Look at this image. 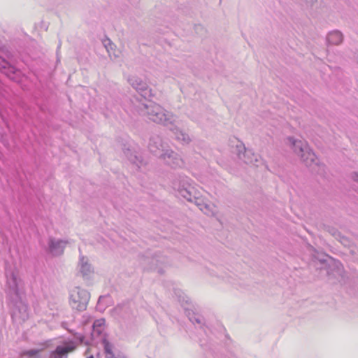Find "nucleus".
<instances>
[{
	"mask_svg": "<svg viewBox=\"0 0 358 358\" xmlns=\"http://www.w3.org/2000/svg\"><path fill=\"white\" fill-rule=\"evenodd\" d=\"M140 113L143 115H147L154 122L162 124L166 127L173 125L176 122L175 117L167 112L160 105L148 100L147 103H143L140 106Z\"/></svg>",
	"mask_w": 358,
	"mask_h": 358,
	"instance_id": "1",
	"label": "nucleus"
},
{
	"mask_svg": "<svg viewBox=\"0 0 358 358\" xmlns=\"http://www.w3.org/2000/svg\"><path fill=\"white\" fill-rule=\"evenodd\" d=\"M13 56L10 53L3 55L0 51V73L10 81L20 83L22 81L23 73L13 64Z\"/></svg>",
	"mask_w": 358,
	"mask_h": 358,
	"instance_id": "2",
	"label": "nucleus"
},
{
	"mask_svg": "<svg viewBox=\"0 0 358 358\" xmlns=\"http://www.w3.org/2000/svg\"><path fill=\"white\" fill-rule=\"evenodd\" d=\"M190 181L191 180L188 177L178 175L173 179L172 185L173 188L181 196L188 201L193 202L194 200L197 199V196H196V190Z\"/></svg>",
	"mask_w": 358,
	"mask_h": 358,
	"instance_id": "3",
	"label": "nucleus"
},
{
	"mask_svg": "<svg viewBox=\"0 0 358 358\" xmlns=\"http://www.w3.org/2000/svg\"><path fill=\"white\" fill-rule=\"evenodd\" d=\"M90 299V294L85 289L76 287L69 294V304L78 311L86 310Z\"/></svg>",
	"mask_w": 358,
	"mask_h": 358,
	"instance_id": "4",
	"label": "nucleus"
},
{
	"mask_svg": "<svg viewBox=\"0 0 358 358\" xmlns=\"http://www.w3.org/2000/svg\"><path fill=\"white\" fill-rule=\"evenodd\" d=\"M6 294L9 301L16 300L20 298V283L21 280L17 274L13 270L6 271Z\"/></svg>",
	"mask_w": 358,
	"mask_h": 358,
	"instance_id": "5",
	"label": "nucleus"
},
{
	"mask_svg": "<svg viewBox=\"0 0 358 358\" xmlns=\"http://www.w3.org/2000/svg\"><path fill=\"white\" fill-rule=\"evenodd\" d=\"M150 253H148L146 255H143L141 257V264L147 267L148 269H157V272L159 274H163L164 270L160 267V266L168 263L167 258L160 252L155 253L152 256H150Z\"/></svg>",
	"mask_w": 358,
	"mask_h": 358,
	"instance_id": "6",
	"label": "nucleus"
},
{
	"mask_svg": "<svg viewBox=\"0 0 358 358\" xmlns=\"http://www.w3.org/2000/svg\"><path fill=\"white\" fill-rule=\"evenodd\" d=\"M13 305L12 317L19 323L24 322L29 318V308L27 304L22 301L21 297L16 300H11Z\"/></svg>",
	"mask_w": 358,
	"mask_h": 358,
	"instance_id": "7",
	"label": "nucleus"
},
{
	"mask_svg": "<svg viewBox=\"0 0 358 358\" xmlns=\"http://www.w3.org/2000/svg\"><path fill=\"white\" fill-rule=\"evenodd\" d=\"M131 86L139 93L145 99L154 96L152 90L148 87L146 82L136 76H130L127 79Z\"/></svg>",
	"mask_w": 358,
	"mask_h": 358,
	"instance_id": "8",
	"label": "nucleus"
},
{
	"mask_svg": "<svg viewBox=\"0 0 358 358\" xmlns=\"http://www.w3.org/2000/svg\"><path fill=\"white\" fill-rule=\"evenodd\" d=\"M235 152L238 158L245 164L257 166V155H255L252 150H247L242 142H239V143L236 145Z\"/></svg>",
	"mask_w": 358,
	"mask_h": 358,
	"instance_id": "9",
	"label": "nucleus"
},
{
	"mask_svg": "<svg viewBox=\"0 0 358 358\" xmlns=\"http://www.w3.org/2000/svg\"><path fill=\"white\" fill-rule=\"evenodd\" d=\"M68 241L62 239H56L50 236L48 238V246L45 248V251L53 257H59L63 255L64 248Z\"/></svg>",
	"mask_w": 358,
	"mask_h": 358,
	"instance_id": "10",
	"label": "nucleus"
},
{
	"mask_svg": "<svg viewBox=\"0 0 358 358\" xmlns=\"http://www.w3.org/2000/svg\"><path fill=\"white\" fill-rule=\"evenodd\" d=\"M78 275L83 277V279H89L94 273V268L90 263L89 259L84 255H80L77 266Z\"/></svg>",
	"mask_w": 358,
	"mask_h": 358,
	"instance_id": "11",
	"label": "nucleus"
},
{
	"mask_svg": "<svg viewBox=\"0 0 358 358\" xmlns=\"http://www.w3.org/2000/svg\"><path fill=\"white\" fill-rule=\"evenodd\" d=\"M148 148L150 152L159 158L166 151L161 137L157 135L152 136L150 138Z\"/></svg>",
	"mask_w": 358,
	"mask_h": 358,
	"instance_id": "12",
	"label": "nucleus"
},
{
	"mask_svg": "<svg viewBox=\"0 0 358 358\" xmlns=\"http://www.w3.org/2000/svg\"><path fill=\"white\" fill-rule=\"evenodd\" d=\"M161 158L165 161L167 165L173 169L181 166L183 164L181 157L176 152L171 150H166Z\"/></svg>",
	"mask_w": 358,
	"mask_h": 358,
	"instance_id": "13",
	"label": "nucleus"
},
{
	"mask_svg": "<svg viewBox=\"0 0 358 358\" xmlns=\"http://www.w3.org/2000/svg\"><path fill=\"white\" fill-rule=\"evenodd\" d=\"M75 348L73 344L57 345L55 350L51 352L52 358H67L68 354L73 352Z\"/></svg>",
	"mask_w": 358,
	"mask_h": 358,
	"instance_id": "14",
	"label": "nucleus"
},
{
	"mask_svg": "<svg viewBox=\"0 0 358 358\" xmlns=\"http://www.w3.org/2000/svg\"><path fill=\"white\" fill-rule=\"evenodd\" d=\"M343 39L344 36L343 33L338 29L329 31L326 37V41L328 45H339L343 43Z\"/></svg>",
	"mask_w": 358,
	"mask_h": 358,
	"instance_id": "15",
	"label": "nucleus"
},
{
	"mask_svg": "<svg viewBox=\"0 0 358 358\" xmlns=\"http://www.w3.org/2000/svg\"><path fill=\"white\" fill-rule=\"evenodd\" d=\"M300 158L307 166L317 164V156L308 145L306 148V151L300 156Z\"/></svg>",
	"mask_w": 358,
	"mask_h": 358,
	"instance_id": "16",
	"label": "nucleus"
},
{
	"mask_svg": "<svg viewBox=\"0 0 358 358\" xmlns=\"http://www.w3.org/2000/svg\"><path fill=\"white\" fill-rule=\"evenodd\" d=\"M124 154L131 163L135 164L138 168L140 167L143 159L141 155H138L137 152L130 148H125L124 149Z\"/></svg>",
	"mask_w": 358,
	"mask_h": 358,
	"instance_id": "17",
	"label": "nucleus"
},
{
	"mask_svg": "<svg viewBox=\"0 0 358 358\" xmlns=\"http://www.w3.org/2000/svg\"><path fill=\"white\" fill-rule=\"evenodd\" d=\"M168 127L174 133L175 137L177 140L185 144H187L190 142L191 139L188 134H185L182 131L180 130L177 127H176L175 122H173V125L168 126Z\"/></svg>",
	"mask_w": 358,
	"mask_h": 358,
	"instance_id": "18",
	"label": "nucleus"
},
{
	"mask_svg": "<svg viewBox=\"0 0 358 358\" xmlns=\"http://www.w3.org/2000/svg\"><path fill=\"white\" fill-rule=\"evenodd\" d=\"M288 141L292 144L294 152L298 156L300 157L304 152V151H306V148L308 146L306 143H303L299 140H296L293 137H289Z\"/></svg>",
	"mask_w": 358,
	"mask_h": 358,
	"instance_id": "19",
	"label": "nucleus"
},
{
	"mask_svg": "<svg viewBox=\"0 0 358 358\" xmlns=\"http://www.w3.org/2000/svg\"><path fill=\"white\" fill-rule=\"evenodd\" d=\"M101 343L103 345V351L106 358H118L113 351V345L106 338H102Z\"/></svg>",
	"mask_w": 358,
	"mask_h": 358,
	"instance_id": "20",
	"label": "nucleus"
},
{
	"mask_svg": "<svg viewBox=\"0 0 358 358\" xmlns=\"http://www.w3.org/2000/svg\"><path fill=\"white\" fill-rule=\"evenodd\" d=\"M174 294L176 296L178 301L184 308H189V298L180 289H174Z\"/></svg>",
	"mask_w": 358,
	"mask_h": 358,
	"instance_id": "21",
	"label": "nucleus"
},
{
	"mask_svg": "<svg viewBox=\"0 0 358 358\" xmlns=\"http://www.w3.org/2000/svg\"><path fill=\"white\" fill-rule=\"evenodd\" d=\"M185 310L190 322H192L193 324H202L203 319L201 315H199L195 313L192 312L189 309V308H185Z\"/></svg>",
	"mask_w": 358,
	"mask_h": 358,
	"instance_id": "22",
	"label": "nucleus"
},
{
	"mask_svg": "<svg viewBox=\"0 0 358 358\" xmlns=\"http://www.w3.org/2000/svg\"><path fill=\"white\" fill-rule=\"evenodd\" d=\"M108 299V296H100L96 304V310L101 312L103 311L108 306V302L107 301Z\"/></svg>",
	"mask_w": 358,
	"mask_h": 358,
	"instance_id": "23",
	"label": "nucleus"
},
{
	"mask_svg": "<svg viewBox=\"0 0 358 358\" xmlns=\"http://www.w3.org/2000/svg\"><path fill=\"white\" fill-rule=\"evenodd\" d=\"M105 324V320L100 319L94 321L93 324V329L94 331H96L99 334L101 333L103 330V326Z\"/></svg>",
	"mask_w": 358,
	"mask_h": 358,
	"instance_id": "24",
	"label": "nucleus"
},
{
	"mask_svg": "<svg viewBox=\"0 0 358 358\" xmlns=\"http://www.w3.org/2000/svg\"><path fill=\"white\" fill-rule=\"evenodd\" d=\"M41 351V350L31 349L22 352V355L28 356L29 357L31 358L38 355Z\"/></svg>",
	"mask_w": 358,
	"mask_h": 358,
	"instance_id": "25",
	"label": "nucleus"
},
{
	"mask_svg": "<svg viewBox=\"0 0 358 358\" xmlns=\"http://www.w3.org/2000/svg\"><path fill=\"white\" fill-rule=\"evenodd\" d=\"M338 241H339L345 247L350 248L352 245V242L350 238L342 234L341 237L338 238Z\"/></svg>",
	"mask_w": 358,
	"mask_h": 358,
	"instance_id": "26",
	"label": "nucleus"
},
{
	"mask_svg": "<svg viewBox=\"0 0 358 358\" xmlns=\"http://www.w3.org/2000/svg\"><path fill=\"white\" fill-rule=\"evenodd\" d=\"M327 231L331 236H333L337 240L341 236V233L334 227H329Z\"/></svg>",
	"mask_w": 358,
	"mask_h": 358,
	"instance_id": "27",
	"label": "nucleus"
},
{
	"mask_svg": "<svg viewBox=\"0 0 358 358\" xmlns=\"http://www.w3.org/2000/svg\"><path fill=\"white\" fill-rule=\"evenodd\" d=\"M194 31L198 35L201 36H203L206 31V29L201 24L194 25Z\"/></svg>",
	"mask_w": 358,
	"mask_h": 358,
	"instance_id": "28",
	"label": "nucleus"
},
{
	"mask_svg": "<svg viewBox=\"0 0 358 358\" xmlns=\"http://www.w3.org/2000/svg\"><path fill=\"white\" fill-rule=\"evenodd\" d=\"M103 43L106 49L108 48V46H110V48H112L111 46H112V45H113V43L111 42V41L108 38H107L106 40H104L103 41Z\"/></svg>",
	"mask_w": 358,
	"mask_h": 358,
	"instance_id": "29",
	"label": "nucleus"
},
{
	"mask_svg": "<svg viewBox=\"0 0 358 358\" xmlns=\"http://www.w3.org/2000/svg\"><path fill=\"white\" fill-rule=\"evenodd\" d=\"M351 178L354 181H355L358 183V173L357 172L352 173Z\"/></svg>",
	"mask_w": 358,
	"mask_h": 358,
	"instance_id": "30",
	"label": "nucleus"
},
{
	"mask_svg": "<svg viewBox=\"0 0 358 358\" xmlns=\"http://www.w3.org/2000/svg\"><path fill=\"white\" fill-rule=\"evenodd\" d=\"M122 306H121V305H118L117 306H116L115 308V311H117L119 314H120V310Z\"/></svg>",
	"mask_w": 358,
	"mask_h": 358,
	"instance_id": "31",
	"label": "nucleus"
},
{
	"mask_svg": "<svg viewBox=\"0 0 358 358\" xmlns=\"http://www.w3.org/2000/svg\"><path fill=\"white\" fill-rule=\"evenodd\" d=\"M350 254H351L352 255H355V254H356L355 250H353V249H351V250H350Z\"/></svg>",
	"mask_w": 358,
	"mask_h": 358,
	"instance_id": "32",
	"label": "nucleus"
},
{
	"mask_svg": "<svg viewBox=\"0 0 358 358\" xmlns=\"http://www.w3.org/2000/svg\"><path fill=\"white\" fill-rule=\"evenodd\" d=\"M87 358H94V356L93 355H90V356L87 357Z\"/></svg>",
	"mask_w": 358,
	"mask_h": 358,
	"instance_id": "33",
	"label": "nucleus"
},
{
	"mask_svg": "<svg viewBox=\"0 0 358 358\" xmlns=\"http://www.w3.org/2000/svg\"><path fill=\"white\" fill-rule=\"evenodd\" d=\"M124 358H126V357H124Z\"/></svg>",
	"mask_w": 358,
	"mask_h": 358,
	"instance_id": "34",
	"label": "nucleus"
}]
</instances>
